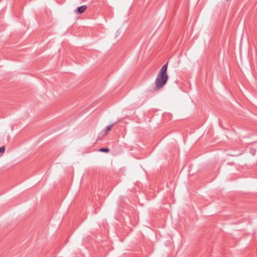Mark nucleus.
Segmentation results:
<instances>
[{"label": "nucleus", "instance_id": "nucleus-1", "mask_svg": "<svg viewBox=\"0 0 257 257\" xmlns=\"http://www.w3.org/2000/svg\"><path fill=\"white\" fill-rule=\"evenodd\" d=\"M168 63L164 65L158 74L155 80V85L157 89L162 88L167 83L168 79V75L167 73Z\"/></svg>", "mask_w": 257, "mask_h": 257}, {"label": "nucleus", "instance_id": "nucleus-2", "mask_svg": "<svg viewBox=\"0 0 257 257\" xmlns=\"http://www.w3.org/2000/svg\"><path fill=\"white\" fill-rule=\"evenodd\" d=\"M86 9H87L86 6L83 5V6L78 7L76 10V12L78 14H82L83 12H84V11L86 10Z\"/></svg>", "mask_w": 257, "mask_h": 257}, {"label": "nucleus", "instance_id": "nucleus-3", "mask_svg": "<svg viewBox=\"0 0 257 257\" xmlns=\"http://www.w3.org/2000/svg\"><path fill=\"white\" fill-rule=\"evenodd\" d=\"M112 127V124H110L106 126V129L105 130V132L106 134L111 129Z\"/></svg>", "mask_w": 257, "mask_h": 257}, {"label": "nucleus", "instance_id": "nucleus-4", "mask_svg": "<svg viewBox=\"0 0 257 257\" xmlns=\"http://www.w3.org/2000/svg\"><path fill=\"white\" fill-rule=\"evenodd\" d=\"M99 151L101 152L108 153L109 151V149L108 148H100Z\"/></svg>", "mask_w": 257, "mask_h": 257}, {"label": "nucleus", "instance_id": "nucleus-5", "mask_svg": "<svg viewBox=\"0 0 257 257\" xmlns=\"http://www.w3.org/2000/svg\"><path fill=\"white\" fill-rule=\"evenodd\" d=\"M5 151V148L4 146L0 147V153H4Z\"/></svg>", "mask_w": 257, "mask_h": 257}, {"label": "nucleus", "instance_id": "nucleus-6", "mask_svg": "<svg viewBox=\"0 0 257 257\" xmlns=\"http://www.w3.org/2000/svg\"><path fill=\"white\" fill-rule=\"evenodd\" d=\"M250 152L253 155H254L255 151L254 149H251L250 150Z\"/></svg>", "mask_w": 257, "mask_h": 257}]
</instances>
